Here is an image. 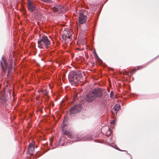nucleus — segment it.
I'll list each match as a JSON object with an SVG mask.
<instances>
[{
  "label": "nucleus",
  "instance_id": "nucleus-12",
  "mask_svg": "<svg viewBox=\"0 0 159 159\" xmlns=\"http://www.w3.org/2000/svg\"><path fill=\"white\" fill-rule=\"evenodd\" d=\"M34 150V145L33 143H31L29 144L28 147V151L30 154H32Z\"/></svg>",
  "mask_w": 159,
  "mask_h": 159
},
{
  "label": "nucleus",
  "instance_id": "nucleus-16",
  "mask_svg": "<svg viewBox=\"0 0 159 159\" xmlns=\"http://www.w3.org/2000/svg\"><path fill=\"white\" fill-rule=\"evenodd\" d=\"M0 100H1V101L2 102H5V101H6L5 97L4 96H2V97H1L0 98Z\"/></svg>",
  "mask_w": 159,
  "mask_h": 159
},
{
  "label": "nucleus",
  "instance_id": "nucleus-18",
  "mask_svg": "<svg viewBox=\"0 0 159 159\" xmlns=\"http://www.w3.org/2000/svg\"><path fill=\"white\" fill-rule=\"evenodd\" d=\"M115 122V120H114L111 121V124H114Z\"/></svg>",
  "mask_w": 159,
  "mask_h": 159
},
{
  "label": "nucleus",
  "instance_id": "nucleus-19",
  "mask_svg": "<svg viewBox=\"0 0 159 159\" xmlns=\"http://www.w3.org/2000/svg\"><path fill=\"white\" fill-rule=\"evenodd\" d=\"M84 26H85V28H87V26L86 25H85Z\"/></svg>",
  "mask_w": 159,
  "mask_h": 159
},
{
  "label": "nucleus",
  "instance_id": "nucleus-6",
  "mask_svg": "<svg viewBox=\"0 0 159 159\" xmlns=\"http://www.w3.org/2000/svg\"><path fill=\"white\" fill-rule=\"evenodd\" d=\"M86 16L84 14L81 12L80 14L79 17V26L81 28V29H83V30H85V29L81 28V27L80 24H84L86 22Z\"/></svg>",
  "mask_w": 159,
  "mask_h": 159
},
{
  "label": "nucleus",
  "instance_id": "nucleus-1",
  "mask_svg": "<svg viewBox=\"0 0 159 159\" xmlns=\"http://www.w3.org/2000/svg\"><path fill=\"white\" fill-rule=\"evenodd\" d=\"M52 39L48 38L47 36H43L38 41V47L39 48L43 49L48 48L51 46Z\"/></svg>",
  "mask_w": 159,
  "mask_h": 159
},
{
  "label": "nucleus",
  "instance_id": "nucleus-9",
  "mask_svg": "<svg viewBox=\"0 0 159 159\" xmlns=\"http://www.w3.org/2000/svg\"><path fill=\"white\" fill-rule=\"evenodd\" d=\"M81 106L80 105H77L72 107L70 110V112L73 114H76L81 109Z\"/></svg>",
  "mask_w": 159,
  "mask_h": 159
},
{
  "label": "nucleus",
  "instance_id": "nucleus-17",
  "mask_svg": "<svg viewBox=\"0 0 159 159\" xmlns=\"http://www.w3.org/2000/svg\"><path fill=\"white\" fill-rule=\"evenodd\" d=\"M42 1L46 2H50V0H41Z\"/></svg>",
  "mask_w": 159,
  "mask_h": 159
},
{
  "label": "nucleus",
  "instance_id": "nucleus-15",
  "mask_svg": "<svg viewBox=\"0 0 159 159\" xmlns=\"http://www.w3.org/2000/svg\"><path fill=\"white\" fill-rule=\"evenodd\" d=\"M40 92L44 95H47L48 93V92L46 89H43L41 90Z\"/></svg>",
  "mask_w": 159,
  "mask_h": 159
},
{
  "label": "nucleus",
  "instance_id": "nucleus-7",
  "mask_svg": "<svg viewBox=\"0 0 159 159\" xmlns=\"http://www.w3.org/2000/svg\"><path fill=\"white\" fill-rule=\"evenodd\" d=\"M27 6L28 10L31 12L38 11L37 8L31 1L29 0L28 1Z\"/></svg>",
  "mask_w": 159,
  "mask_h": 159
},
{
  "label": "nucleus",
  "instance_id": "nucleus-10",
  "mask_svg": "<svg viewBox=\"0 0 159 159\" xmlns=\"http://www.w3.org/2000/svg\"><path fill=\"white\" fill-rule=\"evenodd\" d=\"M72 32L67 30H64L63 32V35H62V38L65 40L70 39L72 37Z\"/></svg>",
  "mask_w": 159,
  "mask_h": 159
},
{
  "label": "nucleus",
  "instance_id": "nucleus-2",
  "mask_svg": "<svg viewBox=\"0 0 159 159\" xmlns=\"http://www.w3.org/2000/svg\"><path fill=\"white\" fill-rule=\"evenodd\" d=\"M102 95L101 91L99 89H95L89 92L86 95V100L90 102L94 100L96 98L100 97Z\"/></svg>",
  "mask_w": 159,
  "mask_h": 159
},
{
  "label": "nucleus",
  "instance_id": "nucleus-4",
  "mask_svg": "<svg viewBox=\"0 0 159 159\" xmlns=\"http://www.w3.org/2000/svg\"><path fill=\"white\" fill-rule=\"evenodd\" d=\"M2 61H1L0 63L2 69L4 72H6L7 70L8 69V74H9L12 67V63H11L12 58L9 59V61H10V64L9 65L6 61L4 56L2 57Z\"/></svg>",
  "mask_w": 159,
  "mask_h": 159
},
{
  "label": "nucleus",
  "instance_id": "nucleus-11",
  "mask_svg": "<svg viewBox=\"0 0 159 159\" xmlns=\"http://www.w3.org/2000/svg\"><path fill=\"white\" fill-rule=\"evenodd\" d=\"M52 10L55 12L61 11L62 13L66 11V10L64 7L62 6H56L52 8Z\"/></svg>",
  "mask_w": 159,
  "mask_h": 159
},
{
  "label": "nucleus",
  "instance_id": "nucleus-8",
  "mask_svg": "<svg viewBox=\"0 0 159 159\" xmlns=\"http://www.w3.org/2000/svg\"><path fill=\"white\" fill-rule=\"evenodd\" d=\"M71 141L73 142H76L80 141H84L86 140H90L91 139L90 137H80L78 135H76L73 138H71Z\"/></svg>",
  "mask_w": 159,
  "mask_h": 159
},
{
  "label": "nucleus",
  "instance_id": "nucleus-5",
  "mask_svg": "<svg viewBox=\"0 0 159 159\" xmlns=\"http://www.w3.org/2000/svg\"><path fill=\"white\" fill-rule=\"evenodd\" d=\"M66 117H65L63 120V124L61 125V129L63 130V133L66 135L68 137H70L71 135V132L67 130L66 131L65 130V129H66V124H65V121L66 122Z\"/></svg>",
  "mask_w": 159,
  "mask_h": 159
},
{
  "label": "nucleus",
  "instance_id": "nucleus-20",
  "mask_svg": "<svg viewBox=\"0 0 159 159\" xmlns=\"http://www.w3.org/2000/svg\"><path fill=\"white\" fill-rule=\"evenodd\" d=\"M111 94H112V92H111Z\"/></svg>",
  "mask_w": 159,
  "mask_h": 159
},
{
  "label": "nucleus",
  "instance_id": "nucleus-21",
  "mask_svg": "<svg viewBox=\"0 0 159 159\" xmlns=\"http://www.w3.org/2000/svg\"><path fill=\"white\" fill-rule=\"evenodd\" d=\"M61 139H62V137H61Z\"/></svg>",
  "mask_w": 159,
  "mask_h": 159
},
{
  "label": "nucleus",
  "instance_id": "nucleus-3",
  "mask_svg": "<svg viewBox=\"0 0 159 159\" xmlns=\"http://www.w3.org/2000/svg\"><path fill=\"white\" fill-rule=\"evenodd\" d=\"M68 79L70 83L72 84H75L78 82L82 81V75L80 72H71L69 74Z\"/></svg>",
  "mask_w": 159,
  "mask_h": 159
},
{
  "label": "nucleus",
  "instance_id": "nucleus-14",
  "mask_svg": "<svg viewBox=\"0 0 159 159\" xmlns=\"http://www.w3.org/2000/svg\"><path fill=\"white\" fill-rule=\"evenodd\" d=\"M120 106L119 105L116 104L113 108V109L115 111L116 113L117 111L119 110L120 109Z\"/></svg>",
  "mask_w": 159,
  "mask_h": 159
},
{
  "label": "nucleus",
  "instance_id": "nucleus-13",
  "mask_svg": "<svg viewBox=\"0 0 159 159\" xmlns=\"http://www.w3.org/2000/svg\"><path fill=\"white\" fill-rule=\"evenodd\" d=\"M77 43L78 45L79 44L82 45L86 44V40L85 38H79L77 42Z\"/></svg>",
  "mask_w": 159,
  "mask_h": 159
}]
</instances>
